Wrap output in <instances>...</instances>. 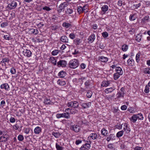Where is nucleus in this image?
<instances>
[{
    "instance_id": "1",
    "label": "nucleus",
    "mask_w": 150,
    "mask_h": 150,
    "mask_svg": "<svg viewBox=\"0 0 150 150\" xmlns=\"http://www.w3.org/2000/svg\"><path fill=\"white\" fill-rule=\"evenodd\" d=\"M79 65V61L76 59H74L71 60L69 64V67L72 69L76 68Z\"/></svg>"
},
{
    "instance_id": "2",
    "label": "nucleus",
    "mask_w": 150,
    "mask_h": 150,
    "mask_svg": "<svg viewBox=\"0 0 150 150\" xmlns=\"http://www.w3.org/2000/svg\"><path fill=\"white\" fill-rule=\"evenodd\" d=\"M69 5L68 2H64L61 4L57 8V11L59 13L62 11H64L65 8L67 7Z\"/></svg>"
},
{
    "instance_id": "3",
    "label": "nucleus",
    "mask_w": 150,
    "mask_h": 150,
    "mask_svg": "<svg viewBox=\"0 0 150 150\" xmlns=\"http://www.w3.org/2000/svg\"><path fill=\"white\" fill-rule=\"evenodd\" d=\"M17 5V2L16 1H13L11 3L8 4L7 8L9 10L14 9L16 7Z\"/></svg>"
},
{
    "instance_id": "4",
    "label": "nucleus",
    "mask_w": 150,
    "mask_h": 150,
    "mask_svg": "<svg viewBox=\"0 0 150 150\" xmlns=\"http://www.w3.org/2000/svg\"><path fill=\"white\" fill-rule=\"evenodd\" d=\"M70 129L76 132H78L80 131L81 127L79 125H74L71 126Z\"/></svg>"
},
{
    "instance_id": "5",
    "label": "nucleus",
    "mask_w": 150,
    "mask_h": 150,
    "mask_svg": "<svg viewBox=\"0 0 150 150\" xmlns=\"http://www.w3.org/2000/svg\"><path fill=\"white\" fill-rule=\"evenodd\" d=\"M67 64L66 61L63 60H60L57 62V65L58 67H65Z\"/></svg>"
},
{
    "instance_id": "6",
    "label": "nucleus",
    "mask_w": 150,
    "mask_h": 150,
    "mask_svg": "<svg viewBox=\"0 0 150 150\" xmlns=\"http://www.w3.org/2000/svg\"><path fill=\"white\" fill-rule=\"evenodd\" d=\"M23 52L24 55L28 57H31L32 54L30 50L27 49L24 50Z\"/></svg>"
},
{
    "instance_id": "7",
    "label": "nucleus",
    "mask_w": 150,
    "mask_h": 150,
    "mask_svg": "<svg viewBox=\"0 0 150 150\" xmlns=\"http://www.w3.org/2000/svg\"><path fill=\"white\" fill-rule=\"evenodd\" d=\"M96 38L95 35L94 34H92L89 37L88 39V43H91L94 41Z\"/></svg>"
},
{
    "instance_id": "8",
    "label": "nucleus",
    "mask_w": 150,
    "mask_h": 150,
    "mask_svg": "<svg viewBox=\"0 0 150 150\" xmlns=\"http://www.w3.org/2000/svg\"><path fill=\"white\" fill-rule=\"evenodd\" d=\"M91 104V102H88L86 103H82L81 104V105L83 108L86 109L90 107Z\"/></svg>"
},
{
    "instance_id": "9",
    "label": "nucleus",
    "mask_w": 150,
    "mask_h": 150,
    "mask_svg": "<svg viewBox=\"0 0 150 150\" xmlns=\"http://www.w3.org/2000/svg\"><path fill=\"white\" fill-rule=\"evenodd\" d=\"M90 147L91 145L90 144L86 143L82 145L80 148V149L81 150H88L90 148Z\"/></svg>"
},
{
    "instance_id": "10",
    "label": "nucleus",
    "mask_w": 150,
    "mask_h": 150,
    "mask_svg": "<svg viewBox=\"0 0 150 150\" xmlns=\"http://www.w3.org/2000/svg\"><path fill=\"white\" fill-rule=\"evenodd\" d=\"M98 135L96 133H93L91 134L88 137V138L90 140H95L97 139Z\"/></svg>"
},
{
    "instance_id": "11",
    "label": "nucleus",
    "mask_w": 150,
    "mask_h": 150,
    "mask_svg": "<svg viewBox=\"0 0 150 150\" xmlns=\"http://www.w3.org/2000/svg\"><path fill=\"white\" fill-rule=\"evenodd\" d=\"M1 89H4L6 91H9L10 90V87L8 83H5L2 84L0 86Z\"/></svg>"
},
{
    "instance_id": "12",
    "label": "nucleus",
    "mask_w": 150,
    "mask_h": 150,
    "mask_svg": "<svg viewBox=\"0 0 150 150\" xmlns=\"http://www.w3.org/2000/svg\"><path fill=\"white\" fill-rule=\"evenodd\" d=\"M115 139V136L114 134H110L108 136L106 139L107 142H109L110 140H113Z\"/></svg>"
},
{
    "instance_id": "13",
    "label": "nucleus",
    "mask_w": 150,
    "mask_h": 150,
    "mask_svg": "<svg viewBox=\"0 0 150 150\" xmlns=\"http://www.w3.org/2000/svg\"><path fill=\"white\" fill-rule=\"evenodd\" d=\"M60 40L63 42L68 43L69 42L68 38L65 35L62 36L60 38Z\"/></svg>"
},
{
    "instance_id": "14",
    "label": "nucleus",
    "mask_w": 150,
    "mask_h": 150,
    "mask_svg": "<svg viewBox=\"0 0 150 150\" xmlns=\"http://www.w3.org/2000/svg\"><path fill=\"white\" fill-rule=\"evenodd\" d=\"M110 84V82L109 81H104L101 83V87H107Z\"/></svg>"
},
{
    "instance_id": "15",
    "label": "nucleus",
    "mask_w": 150,
    "mask_h": 150,
    "mask_svg": "<svg viewBox=\"0 0 150 150\" xmlns=\"http://www.w3.org/2000/svg\"><path fill=\"white\" fill-rule=\"evenodd\" d=\"M142 34L139 33L137 34L135 37V40L137 42H140L142 40Z\"/></svg>"
},
{
    "instance_id": "16",
    "label": "nucleus",
    "mask_w": 150,
    "mask_h": 150,
    "mask_svg": "<svg viewBox=\"0 0 150 150\" xmlns=\"http://www.w3.org/2000/svg\"><path fill=\"white\" fill-rule=\"evenodd\" d=\"M115 89L114 87H110L106 88L105 90V92L107 94L111 93Z\"/></svg>"
},
{
    "instance_id": "17",
    "label": "nucleus",
    "mask_w": 150,
    "mask_h": 150,
    "mask_svg": "<svg viewBox=\"0 0 150 150\" xmlns=\"http://www.w3.org/2000/svg\"><path fill=\"white\" fill-rule=\"evenodd\" d=\"M137 114L133 115L130 118V120L132 122L134 123L136 122L137 120Z\"/></svg>"
},
{
    "instance_id": "18",
    "label": "nucleus",
    "mask_w": 150,
    "mask_h": 150,
    "mask_svg": "<svg viewBox=\"0 0 150 150\" xmlns=\"http://www.w3.org/2000/svg\"><path fill=\"white\" fill-rule=\"evenodd\" d=\"M42 129L41 128L38 126L36 127L34 129V132L36 134H38L41 132Z\"/></svg>"
},
{
    "instance_id": "19",
    "label": "nucleus",
    "mask_w": 150,
    "mask_h": 150,
    "mask_svg": "<svg viewBox=\"0 0 150 150\" xmlns=\"http://www.w3.org/2000/svg\"><path fill=\"white\" fill-rule=\"evenodd\" d=\"M99 59L102 62H106L108 61V59L107 57L101 56L99 57Z\"/></svg>"
},
{
    "instance_id": "20",
    "label": "nucleus",
    "mask_w": 150,
    "mask_h": 150,
    "mask_svg": "<svg viewBox=\"0 0 150 150\" xmlns=\"http://www.w3.org/2000/svg\"><path fill=\"white\" fill-rule=\"evenodd\" d=\"M62 25L63 27L66 28L71 27L72 26L71 24V22L69 23L64 22L62 23Z\"/></svg>"
},
{
    "instance_id": "21",
    "label": "nucleus",
    "mask_w": 150,
    "mask_h": 150,
    "mask_svg": "<svg viewBox=\"0 0 150 150\" xmlns=\"http://www.w3.org/2000/svg\"><path fill=\"white\" fill-rule=\"evenodd\" d=\"M116 73L119 75H122L123 74V71L122 69L120 67H117L115 69Z\"/></svg>"
},
{
    "instance_id": "22",
    "label": "nucleus",
    "mask_w": 150,
    "mask_h": 150,
    "mask_svg": "<svg viewBox=\"0 0 150 150\" xmlns=\"http://www.w3.org/2000/svg\"><path fill=\"white\" fill-rule=\"evenodd\" d=\"M66 75V72L63 71H61L58 74V76L60 78H64Z\"/></svg>"
},
{
    "instance_id": "23",
    "label": "nucleus",
    "mask_w": 150,
    "mask_h": 150,
    "mask_svg": "<svg viewBox=\"0 0 150 150\" xmlns=\"http://www.w3.org/2000/svg\"><path fill=\"white\" fill-rule=\"evenodd\" d=\"M49 59L51 61V62L54 65H57V60L54 57H51L49 58Z\"/></svg>"
},
{
    "instance_id": "24",
    "label": "nucleus",
    "mask_w": 150,
    "mask_h": 150,
    "mask_svg": "<svg viewBox=\"0 0 150 150\" xmlns=\"http://www.w3.org/2000/svg\"><path fill=\"white\" fill-rule=\"evenodd\" d=\"M30 31L32 34L37 35L38 33V31L36 29H34L33 28H31L30 29Z\"/></svg>"
},
{
    "instance_id": "25",
    "label": "nucleus",
    "mask_w": 150,
    "mask_h": 150,
    "mask_svg": "<svg viewBox=\"0 0 150 150\" xmlns=\"http://www.w3.org/2000/svg\"><path fill=\"white\" fill-rule=\"evenodd\" d=\"M82 40L79 38H77L74 40L76 45H79L81 44L82 42Z\"/></svg>"
},
{
    "instance_id": "26",
    "label": "nucleus",
    "mask_w": 150,
    "mask_h": 150,
    "mask_svg": "<svg viewBox=\"0 0 150 150\" xmlns=\"http://www.w3.org/2000/svg\"><path fill=\"white\" fill-rule=\"evenodd\" d=\"M57 83L58 84L61 86H64L66 84V83L65 81H62L60 79L58 80Z\"/></svg>"
},
{
    "instance_id": "27",
    "label": "nucleus",
    "mask_w": 150,
    "mask_h": 150,
    "mask_svg": "<svg viewBox=\"0 0 150 150\" xmlns=\"http://www.w3.org/2000/svg\"><path fill=\"white\" fill-rule=\"evenodd\" d=\"M9 61V60L8 58H5L2 59V61H1V62L2 63L4 64H2L3 65H4L5 66L6 65V62L8 63Z\"/></svg>"
},
{
    "instance_id": "28",
    "label": "nucleus",
    "mask_w": 150,
    "mask_h": 150,
    "mask_svg": "<svg viewBox=\"0 0 150 150\" xmlns=\"http://www.w3.org/2000/svg\"><path fill=\"white\" fill-rule=\"evenodd\" d=\"M128 45L126 44H124L122 46L121 49L124 52H126L128 49Z\"/></svg>"
},
{
    "instance_id": "29",
    "label": "nucleus",
    "mask_w": 150,
    "mask_h": 150,
    "mask_svg": "<svg viewBox=\"0 0 150 150\" xmlns=\"http://www.w3.org/2000/svg\"><path fill=\"white\" fill-rule=\"evenodd\" d=\"M62 117L65 118L66 119H69L70 118L69 113L67 112V113L64 112L62 113Z\"/></svg>"
},
{
    "instance_id": "30",
    "label": "nucleus",
    "mask_w": 150,
    "mask_h": 150,
    "mask_svg": "<svg viewBox=\"0 0 150 150\" xmlns=\"http://www.w3.org/2000/svg\"><path fill=\"white\" fill-rule=\"evenodd\" d=\"M101 133L102 135L106 136L108 134V131L105 128H103L101 131Z\"/></svg>"
},
{
    "instance_id": "31",
    "label": "nucleus",
    "mask_w": 150,
    "mask_h": 150,
    "mask_svg": "<svg viewBox=\"0 0 150 150\" xmlns=\"http://www.w3.org/2000/svg\"><path fill=\"white\" fill-rule=\"evenodd\" d=\"M124 126L125 127L123 129L126 132V133H128L130 132V130L129 128L127 127V124L125 123Z\"/></svg>"
},
{
    "instance_id": "32",
    "label": "nucleus",
    "mask_w": 150,
    "mask_h": 150,
    "mask_svg": "<svg viewBox=\"0 0 150 150\" xmlns=\"http://www.w3.org/2000/svg\"><path fill=\"white\" fill-rule=\"evenodd\" d=\"M108 7L107 5L103 6L101 8L102 11L104 12H105L108 10Z\"/></svg>"
},
{
    "instance_id": "33",
    "label": "nucleus",
    "mask_w": 150,
    "mask_h": 150,
    "mask_svg": "<svg viewBox=\"0 0 150 150\" xmlns=\"http://www.w3.org/2000/svg\"><path fill=\"white\" fill-rule=\"evenodd\" d=\"M9 137L8 136H2V139H1V142H6L9 139Z\"/></svg>"
},
{
    "instance_id": "34",
    "label": "nucleus",
    "mask_w": 150,
    "mask_h": 150,
    "mask_svg": "<svg viewBox=\"0 0 150 150\" xmlns=\"http://www.w3.org/2000/svg\"><path fill=\"white\" fill-rule=\"evenodd\" d=\"M144 73L145 74H150V67H146L144 69Z\"/></svg>"
},
{
    "instance_id": "35",
    "label": "nucleus",
    "mask_w": 150,
    "mask_h": 150,
    "mask_svg": "<svg viewBox=\"0 0 150 150\" xmlns=\"http://www.w3.org/2000/svg\"><path fill=\"white\" fill-rule=\"evenodd\" d=\"M72 107L74 108H77L79 106L78 102L76 101H73Z\"/></svg>"
},
{
    "instance_id": "36",
    "label": "nucleus",
    "mask_w": 150,
    "mask_h": 150,
    "mask_svg": "<svg viewBox=\"0 0 150 150\" xmlns=\"http://www.w3.org/2000/svg\"><path fill=\"white\" fill-rule=\"evenodd\" d=\"M44 103L46 105H50L51 104V102L50 99L48 98H45L44 100Z\"/></svg>"
},
{
    "instance_id": "37",
    "label": "nucleus",
    "mask_w": 150,
    "mask_h": 150,
    "mask_svg": "<svg viewBox=\"0 0 150 150\" xmlns=\"http://www.w3.org/2000/svg\"><path fill=\"white\" fill-rule=\"evenodd\" d=\"M124 134V131L122 130L118 132L116 134V137H117L119 138L122 137Z\"/></svg>"
},
{
    "instance_id": "38",
    "label": "nucleus",
    "mask_w": 150,
    "mask_h": 150,
    "mask_svg": "<svg viewBox=\"0 0 150 150\" xmlns=\"http://www.w3.org/2000/svg\"><path fill=\"white\" fill-rule=\"evenodd\" d=\"M137 114V119H138L139 120H142L143 119L144 117L143 115L141 113H138Z\"/></svg>"
},
{
    "instance_id": "39",
    "label": "nucleus",
    "mask_w": 150,
    "mask_h": 150,
    "mask_svg": "<svg viewBox=\"0 0 150 150\" xmlns=\"http://www.w3.org/2000/svg\"><path fill=\"white\" fill-rule=\"evenodd\" d=\"M122 75H119V74L116 73H115L113 75V79L115 80H117Z\"/></svg>"
},
{
    "instance_id": "40",
    "label": "nucleus",
    "mask_w": 150,
    "mask_h": 150,
    "mask_svg": "<svg viewBox=\"0 0 150 150\" xmlns=\"http://www.w3.org/2000/svg\"><path fill=\"white\" fill-rule=\"evenodd\" d=\"M136 19L134 14H131L129 16V19L131 21H133Z\"/></svg>"
},
{
    "instance_id": "41",
    "label": "nucleus",
    "mask_w": 150,
    "mask_h": 150,
    "mask_svg": "<svg viewBox=\"0 0 150 150\" xmlns=\"http://www.w3.org/2000/svg\"><path fill=\"white\" fill-rule=\"evenodd\" d=\"M52 134L56 138H59L61 135L59 133L54 132H53L52 133Z\"/></svg>"
},
{
    "instance_id": "42",
    "label": "nucleus",
    "mask_w": 150,
    "mask_h": 150,
    "mask_svg": "<svg viewBox=\"0 0 150 150\" xmlns=\"http://www.w3.org/2000/svg\"><path fill=\"white\" fill-rule=\"evenodd\" d=\"M124 94L121 93L120 92H118L117 93L116 96L117 98H120L121 97H123Z\"/></svg>"
},
{
    "instance_id": "43",
    "label": "nucleus",
    "mask_w": 150,
    "mask_h": 150,
    "mask_svg": "<svg viewBox=\"0 0 150 150\" xmlns=\"http://www.w3.org/2000/svg\"><path fill=\"white\" fill-rule=\"evenodd\" d=\"M134 62V60L132 59H129L127 61V63L128 65L129 66H132V63Z\"/></svg>"
},
{
    "instance_id": "44",
    "label": "nucleus",
    "mask_w": 150,
    "mask_h": 150,
    "mask_svg": "<svg viewBox=\"0 0 150 150\" xmlns=\"http://www.w3.org/2000/svg\"><path fill=\"white\" fill-rule=\"evenodd\" d=\"M92 92L91 91H88L87 92L86 96L89 98H90L92 96Z\"/></svg>"
},
{
    "instance_id": "45",
    "label": "nucleus",
    "mask_w": 150,
    "mask_h": 150,
    "mask_svg": "<svg viewBox=\"0 0 150 150\" xmlns=\"http://www.w3.org/2000/svg\"><path fill=\"white\" fill-rule=\"evenodd\" d=\"M59 52V51L57 50H55L52 52V54L53 56L56 55Z\"/></svg>"
},
{
    "instance_id": "46",
    "label": "nucleus",
    "mask_w": 150,
    "mask_h": 150,
    "mask_svg": "<svg viewBox=\"0 0 150 150\" xmlns=\"http://www.w3.org/2000/svg\"><path fill=\"white\" fill-rule=\"evenodd\" d=\"M149 19V16H146L145 17L143 18L142 19V21L143 23H145L148 21Z\"/></svg>"
},
{
    "instance_id": "47",
    "label": "nucleus",
    "mask_w": 150,
    "mask_h": 150,
    "mask_svg": "<svg viewBox=\"0 0 150 150\" xmlns=\"http://www.w3.org/2000/svg\"><path fill=\"white\" fill-rule=\"evenodd\" d=\"M18 139L20 141H22L24 139V137L22 135L20 134L18 137Z\"/></svg>"
},
{
    "instance_id": "48",
    "label": "nucleus",
    "mask_w": 150,
    "mask_h": 150,
    "mask_svg": "<svg viewBox=\"0 0 150 150\" xmlns=\"http://www.w3.org/2000/svg\"><path fill=\"white\" fill-rule=\"evenodd\" d=\"M149 86L148 85H146L145 87L144 92L146 93H148L149 92Z\"/></svg>"
},
{
    "instance_id": "49",
    "label": "nucleus",
    "mask_w": 150,
    "mask_h": 150,
    "mask_svg": "<svg viewBox=\"0 0 150 150\" xmlns=\"http://www.w3.org/2000/svg\"><path fill=\"white\" fill-rule=\"evenodd\" d=\"M77 11L79 14L83 13L82 7L81 6H79L77 9Z\"/></svg>"
},
{
    "instance_id": "50",
    "label": "nucleus",
    "mask_w": 150,
    "mask_h": 150,
    "mask_svg": "<svg viewBox=\"0 0 150 150\" xmlns=\"http://www.w3.org/2000/svg\"><path fill=\"white\" fill-rule=\"evenodd\" d=\"M102 35L104 38H106L108 36V33L106 32H104L102 33Z\"/></svg>"
},
{
    "instance_id": "51",
    "label": "nucleus",
    "mask_w": 150,
    "mask_h": 150,
    "mask_svg": "<svg viewBox=\"0 0 150 150\" xmlns=\"http://www.w3.org/2000/svg\"><path fill=\"white\" fill-rule=\"evenodd\" d=\"M4 70L3 69L1 68H0V76H2L4 75H6L4 73Z\"/></svg>"
},
{
    "instance_id": "52",
    "label": "nucleus",
    "mask_w": 150,
    "mask_h": 150,
    "mask_svg": "<svg viewBox=\"0 0 150 150\" xmlns=\"http://www.w3.org/2000/svg\"><path fill=\"white\" fill-rule=\"evenodd\" d=\"M56 147L57 150H63V148L60 146L57 143L56 144Z\"/></svg>"
},
{
    "instance_id": "53",
    "label": "nucleus",
    "mask_w": 150,
    "mask_h": 150,
    "mask_svg": "<svg viewBox=\"0 0 150 150\" xmlns=\"http://www.w3.org/2000/svg\"><path fill=\"white\" fill-rule=\"evenodd\" d=\"M10 72L12 74H15L16 72V69L13 67H12L11 69Z\"/></svg>"
},
{
    "instance_id": "54",
    "label": "nucleus",
    "mask_w": 150,
    "mask_h": 150,
    "mask_svg": "<svg viewBox=\"0 0 150 150\" xmlns=\"http://www.w3.org/2000/svg\"><path fill=\"white\" fill-rule=\"evenodd\" d=\"M108 148L114 150L115 149L113 144L111 143L109 144L108 145Z\"/></svg>"
},
{
    "instance_id": "55",
    "label": "nucleus",
    "mask_w": 150,
    "mask_h": 150,
    "mask_svg": "<svg viewBox=\"0 0 150 150\" xmlns=\"http://www.w3.org/2000/svg\"><path fill=\"white\" fill-rule=\"evenodd\" d=\"M8 23L6 22H4L2 23L1 24V26L2 28H4L8 26Z\"/></svg>"
},
{
    "instance_id": "56",
    "label": "nucleus",
    "mask_w": 150,
    "mask_h": 150,
    "mask_svg": "<svg viewBox=\"0 0 150 150\" xmlns=\"http://www.w3.org/2000/svg\"><path fill=\"white\" fill-rule=\"evenodd\" d=\"M139 57H140V54H139V53H138L136 56V62L137 63H138L139 61Z\"/></svg>"
},
{
    "instance_id": "57",
    "label": "nucleus",
    "mask_w": 150,
    "mask_h": 150,
    "mask_svg": "<svg viewBox=\"0 0 150 150\" xmlns=\"http://www.w3.org/2000/svg\"><path fill=\"white\" fill-rule=\"evenodd\" d=\"M86 78L85 77H82L81 78L79 79V81L81 82V84H83V80L86 79Z\"/></svg>"
},
{
    "instance_id": "58",
    "label": "nucleus",
    "mask_w": 150,
    "mask_h": 150,
    "mask_svg": "<svg viewBox=\"0 0 150 150\" xmlns=\"http://www.w3.org/2000/svg\"><path fill=\"white\" fill-rule=\"evenodd\" d=\"M43 25L44 24L42 22H41L38 24L37 25L38 27L40 28H42Z\"/></svg>"
},
{
    "instance_id": "59",
    "label": "nucleus",
    "mask_w": 150,
    "mask_h": 150,
    "mask_svg": "<svg viewBox=\"0 0 150 150\" xmlns=\"http://www.w3.org/2000/svg\"><path fill=\"white\" fill-rule=\"evenodd\" d=\"M42 9L47 11H49L51 10V8L47 6H45L42 8Z\"/></svg>"
},
{
    "instance_id": "60",
    "label": "nucleus",
    "mask_w": 150,
    "mask_h": 150,
    "mask_svg": "<svg viewBox=\"0 0 150 150\" xmlns=\"http://www.w3.org/2000/svg\"><path fill=\"white\" fill-rule=\"evenodd\" d=\"M58 28V26L57 25H54L51 26V29L54 30H55Z\"/></svg>"
},
{
    "instance_id": "61",
    "label": "nucleus",
    "mask_w": 150,
    "mask_h": 150,
    "mask_svg": "<svg viewBox=\"0 0 150 150\" xmlns=\"http://www.w3.org/2000/svg\"><path fill=\"white\" fill-rule=\"evenodd\" d=\"M69 37L71 39H74L75 37V34L73 33H70L69 35Z\"/></svg>"
},
{
    "instance_id": "62",
    "label": "nucleus",
    "mask_w": 150,
    "mask_h": 150,
    "mask_svg": "<svg viewBox=\"0 0 150 150\" xmlns=\"http://www.w3.org/2000/svg\"><path fill=\"white\" fill-rule=\"evenodd\" d=\"M6 104L5 101L4 100H2L1 102L0 106L1 107L3 108Z\"/></svg>"
},
{
    "instance_id": "63",
    "label": "nucleus",
    "mask_w": 150,
    "mask_h": 150,
    "mask_svg": "<svg viewBox=\"0 0 150 150\" xmlns=\"http://www.w3.org/2000/svg\"><path fill=\"white\" fill-rule=\"evenodd\" d=\"M9 121L10 122L13 123L15 122L16 120L14 117H11L9 119Z\"/></svg>"
},
{
    "instance_id": "64",
    "label": "nucleus",
    "mask_w": 150,
    "mask_h": 150,
    "mask_svg": "<svg viewBox=\"0 0 150 150\" xmlns=\"http://www.w3.org/2000/svg\"><path fill=\"white\" fill-rule=\"evenodd\" d=\"M134 150H143V148L139 146H136L134 149Z\"/></svg>"
}]
</instances>
